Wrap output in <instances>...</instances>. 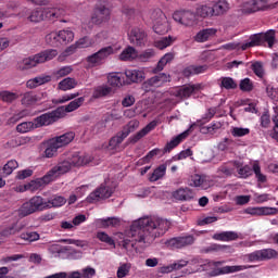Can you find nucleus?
I'll return each instance as SVG.
<instances>
[{"mask_svg": "<svg viewBox=\"0 0 278 278\" xmlns=\"http://www.w3.org/2000/svg\"><path fill=\"white\" fill-rule=\"evenodd\" d=\"M213 16H223L226 12H229V2L227 0H219L212 5Z\"/></svg>", "mask_w": 278, "mask_h": 278, "instance_id": "obj_21", "label": "nucleus"}, {"mask_svg": "<svg viewBox=\"0 0 278 278\" xmlns=\"http://www.w3.org/2000/svg\"><path fill=\"white\" fill-rule=\"evenodd\" d=\"M190 186H193L194 188H202V190H207L210 184H207V180H205L203 176L195 174L191 176Z\"/></svg>", "mask_w": 278, "mask_h": 278, "instance_id": "obj_35", "label": "nucleus"}, {"mask_svg": "<svg viewBox=\"0 0 278 278\" xmlns=\"http://www.w3.org/2000/svg\"><path fill=\"white\" fill-rule=\"evenodd\" d=\"M33 80L35 81V86H42L45 84H49V81H51V76L49 75H39L35 78H33Z\"/></svg>", "mask_w": 278, "mask_h": 278, "instance_id": "obj_64", "label": "nucleus"}, {"mask_svg": "<svg viewBox=\"0 0 278 278\" xmlns=\"http://www.w3.org/2000/svg\"><path fill=\"white\" fill-rule=\"evenodd\" d=\"M175 194V199L178 201H192V199H194V191L190 188H180L176 190Z\"/></svg>", "mask_w": 278, "mask_h": 278, "instance_id": "obj_27", "label": "nucleus"}, {"mask_svg": "<svg viewBox=\"0 0 278 278\" xmlns=\"http://www.w3.org/2000/svg\"><path fill=\"white\" fill-rule=\"evenodd\" d=\"M166 175V165H160L150 176V181H157L162 179V177Z\"/></svg>", "mask_w": 278, "mask_h": 278, "instance_id": "obj_50", "label": "nucleus"}, {"mask_svg": "<svg viewBox=\"0 0 278 278\" xmlns=\"http://www.w3.org/2000/svg\"><path fill=\"white\" fill-rule=\"evenodd\" d=\"M261 38L264 42H267L269 49H273V46L275 45V33L274 30H268L267 33H261Z\"/></svg>", "mask_w": 278, "mask_h": 278, "instance_id": "obj_48", "label": "nucleus"}, {"mask_svg": "<svg viewBox=\"0 0 278 278\" xmlns=\"http://www.w3.org/2000/svg\"><path fill=\"white\" fill-rule=\"evenodd\" d=\"M112 92V87L106 85L99 86L93 90V99H101V97H108Z\"/></svg>", "mask_w": 278, "mask_h": 278, "instance_id": "obj_42", "label": "nucleus"}, {"mask_svg": "<svg viewBox=\"0 0 278 278\" xmlns=\"http://www.w3.org/2000/svg\"><path fill=\"white\" fill-rule=\"evenodd\" d=\"M251 134V129L242 128V127H233L231 130V136L233 138H242L244 136H249Z\"/></svg>", "mask_w": 278, "mask_h": 278, "instance_id": "obj_60", "label": "nucleus"}, {"mask_svg": "<svg viewBox=\"0 0 278 278\" xmlns=\"http://www.w3.org/2000/svg\"><path fill=\"white\" fill-rule=\"evenodd\" d=\"M23 229H25V225L13 223L2 230L1 236L4 238H10V236H16V233H20V231H23Z\"/></svg>", "mask_w": 278, "mask_h": 278, "instance_id": "obj_25", "label": "nucleus"}, {"mask_svg": "<svg viewBox=\"0 0 278 278\" xmlns=\"http://www.w3.org/2000/svg\"><path fill=\"white\" fill-rule=\"evenodd\" d=\"M138 127H140V122L138 119H132L128 122V124L124 126L122 130L129 136V134H134Z\"/></svg>", "mask_w": 278, "mask_h": 278, "instance_id": "obj_59", "label": "nucleus"}, {"mask_svg": "<svg viewBox=\"0 0 278 278\" xmlns=\"http://www.w3.org/2000/svg\"><path fill=\"white\" fill-rule=\"evenodd\" d=\"M58 55V50L48 49L41 51L33 56H28L21 62L17 63V68L20 71H29V68H34L38 66V64H45V62H49L53 60Z\"/></svg>", "mask_w": 278, "mask_h": 278, "instance_id": "obj_4", "label": "nucleus"}, {"mask_svg": "<svg viewBox=\"0 0 278 278\" xmlns=\"http://www.w3.org/2000/svg\"><path fill=\"white\" fill-rule=\"evenodd\" d=\"M46 42L50 47H62V41L60 40V35L58 31H52L46 36Z\"/></svg>", "mask_w": 278, "mask_h": 278, "instance_id": "obj_39", "label": "nucleus"}, {"mask_svg": "<svg viewBox=\"0 0 278 278\" xmlns=\"http://www.w3.org/2000/svg\"><path fill=\"white\" fill-rule=\"evenodd\" d=\"M195 16H200V18H208L214 16L212 5L210 4H201L195 9Z\"/></svg>", "mask_w": 278, "mask_h": 278, "instance_id": "obj_32", "label": "nucleus"}, {"mask_svg": "<svg viewBox=\"0 0 278 278\" xmlns=\"http://www.w3.org/2000/svg\"><path fill=\"white\" fill-rule=\"evenodd\" d=\"M168 81H170V75H167L166 73H161L143 81L141 85V89L144 92H153L156 90V88H162L164 84H168Z\"/></svg>", "mask_w": 278, "mask_h": 278, "instance_id": "obj_6", "label": "nucleus"}, {"mask_svg": "<svg viewBox=\"0 0 278 278\" xmlns=\"http://www.w3.org/2000/svg\"><path fill=\"white\" fill-rule=\"evenodd\" d=\"M253 173L260 184H266V175L262 174V167H260V164L253 165Z\"/></svg>", "mask_w": 278, "mask_h": 278, "instance_id": "obj_61", "label": "nucleus"}, {"mask_svg": "<svg viewBox=\"0 0 278 278\" xmlns=\"http://www.w3.org/2000/svg\"><path fill=\"white\" fill-rule=\"evenodd\" d=\"M127 134L125 131H119L117 135L110 140V147H118V144L123 143V140L127 138Z\"/></svg>", "mask_w": 278, "mask_h": 278, "instance_id": "obj_57", "label": "nucleus"}, {"mask_svg": "<svg viewBox=\"0 0 278 278\" xmlns=\"http://www.w3.org/2000/svg\"><path fill=\"white\" fill-rule=\"evenodd\" d=\"M39 99L34 91L25 92L22 96V105H36L38 103Z\"/></svg>", "mask_w": 278, "mask_h": 278, "instance_id": "obj_38", "label": "nucleus"}, {"mask_svg": "<svg viewBox=\"0 0 278 278\" xmlns=\"http://www.w3.org/2000/svg\"><path fill=\"white\" fill-rule=\"evenodd\" d=\"M97 238L100 240V242H104L105 244H109V247H116V242H114V239L110 237L106 232L99 231L97 232Z\"/></svg>", "mask_w": 278, "mask_h": 278, "instance_id": "obj_54", "label": "nucleus"}, {"mask_svg": "<svg viewBox=\"0 0 278 278\" xmlns=\"http://www.w3.org/2000/svg\"><path fill=\"white\" fill-rule=\"evenodd\" d=\"M170 45H173V37L170 36L162 37L161 39L154 41V47L160 50H164L166 47H170Z\"/></svg>", "mask_w": 278, "mask_h": 278, "instance_id": "obj_49", "label": "nucleus"}, {"mask_svg": "<svg viewBox=\"0 0 278 278\" xmlns=\"http://www.w3.org/2000/svg\"><path fill=\"white\" fill-rule=\"evenodd\" d=\"M220 88H224L225 90H236V88H238V83L231 77H222Z\"/></svg>", "mask_w": 278, "mask_h": 278, "instance_id": "obj_44", "label": "nucleus"}, {"mask_svg": "<svg viewBox=\"0 0 278 278\" xmlns=\"http://www.w3.org/2000/svg\"><path fill=\"white\" fill-rule=\"evenodd\" d=\"M248 5H249L248 12L250 13L270 9V5H268V0H252L248 2Z\"/></svg>", "mask_w": 278, "mask_h": 278, "instance_id": "obj_22", "label": "nucleus"}, {"mask_svg": "<svg viewBox=\"0 0 278 278\" xmlns=\"http://www.w3.org/2000/svg\"><path fill=\"white\" fill-rule=\"evenodd\" d=\"M205 71H207L206 65H190L182 71V75L190 77L191 75H201V73H205Z\"/></svg>", "mask_w": 278, "mask_h": 278, "instance_id": "obj_30", "label": "nucleus"}, {"mask_svg": "<svg viewBox=\"0 0 278 278\" xmlns=\"http://www.w3.org/2000/svg\"><path fill=\"white\" fill-rule=\"evenodd\" d=\"M114 53V48L112 46H108L104 48H101L98 52L87 56L86 62L89 66H101V64H104L108 60L109 55H112Z\"/></svg>", "mask_w": 278, "mask_h": 278, "instance_id": "obj_8", "label": "nucleus"}, {"mask_svg": "<svg viewBox=\"0 0 278 278\" xmlns=\"http://www.w3.org/2000/svg\"><path fill=\"white\" fill-rule=\"evenodd\" d=\"M244 213L250 214L251 216H275V214H277V208L267 206L248 207Z\"/></svg>", "mask_w": 278, "mask_h": 278, "instance_id": "obj_16", "label": "nucleus"}, {"mask_svg": "<svg viewBox=\"0 0 278 278\" xmlns=\"http://www.w3.org/2000/svg\"><path fill=\"white\" fill-rule=\"evenodd\" d=\"M89 155H81L79 152L73 153L67 160L60 162L58 165L52 167L42 178L43 184H51L55 181L61 175H66L73 166H86L90 164Z\"/></svg>", "mask_w": 278, "mask_h": 278, "instance_id": "obj_3", "label": "nucleus"}, {"mask_svg": "<svg viewBox=\"0 0 278 278\" xmlns=\"http://www.w3.org/2000/svg\"><path fill=\"white\" fill-rule=\"evenodd\" d=\"M237 168V173H238V178L239 179H249V177H251V175H253V168H251V166L249 165H244L242 166V163L239 162V167Z\"/></svg>", "mask_w": 278, "mask_h": 278, "instance_id": "obj_37", "label": "nucleus"}, {"mask_svg": "<svg viewBox=\"0 0 278 278\" xmlns=\"http://www.w3.org/2000/svg\"><path fill=\"white\" fill-rule=\"evenodd\" d=\"M175 58V54L173 53H166L156 64V66L152 70V73L154 75H157V73H162L164 71V66H166L169 62H173Z\"/></svg>", "mask_w": 278, "mask_h": 278, "instance_id": "obj_28", "label": "nucleus"}, {"mask_svg": "<svg viewBox=\"0 0 278 278\" xmlns=\"http://www.w3.org/2000/svg\"><path fill=\"white\" fill-rule=\"evenodd\" d=\"M52 140L58 144L60 149H62V147H66V144H71V142L75 140V132H65L59 137L52 138Z\"/></svg>", "mask_w": 278, "mask_h": 278, "instance_id": "obj_23", "label": "nucleus"}, {"mask_svg": "<svg viewBox=\"0 0 278 278\" xmlns=\"http://www.w3.org/2000/svg\"><path fill=\"white\" fill-rule=\"evenodd\" d=\"M73 73L72 66H63L59 71L53 73V77L55 79H62V77H66L67 75H71Z\"/></svg>", "mask_w": 278, "mask_h": 278, "instance_id": "obj_58", "label": "nucleus"}, {"mask_svg": "<svg viewBox=\"0 0 278 278\" xmlns=\"http://www.w3.org/2000/svg\"><path fill=\"white\" fill-rule=\"evenodd\" d=\"M212 36H216V29L214 28H205L200 30L195 37V42H207L208 38H212Z\"/></svg>", "mask_w": 278, "mask_h": 278, "instance_id": "obj_29", "label": "nucleus"}, {"mask_svg": "<svg viewBox=\"0 0 278 278\" xmlns=\"http://www.w3.org/2000/svg\"><path fill=\"white\" fill-rule=\"evenodd\" d=\"M239 88L242 92H252L255 87L250 78H243L240 80Z\"/></svg>", "mask_w": 278, "mask_h": 278, "instance_id": "obj_55", "label": "nucleus"}, {"mask_svg": "<svg viewBox=\"0 0 278 278\" xmlns=\"http://www.w3.org/2000/svg\"><path fill=\"white\" fill-rule=\"evenodd\" d=\"M108 84L112 86V88H121L123 84H125V78L123 74L118 72H112L108 75Z\"/></svg>", "mask_w": 278, "mask_h": 278, "instance_id": "obj_24", "label": "nucleus"}, {"mask_svg": "<svg viewBox=\"0 0 278 278\" xmlns=\"http://www.w3.org/2000/svg\"><path fill=\"white\" fill-rule=\"evenodd\" d=\"M0 99L4 101V103H12L18 99V94L12 91H0Z\"/></svg>", "mask_w": 278, "mask_h": 278, "instance_id": "obj_53", "label": "nucleus"}, {"mask_svg": "<svg viewBox=\"0 0 278 278\" xmlns=\"http://www.w3.org/2000/svg\"><path fill=\"white\" fill-rule=\"evenodd\" d=\"M136 58H138V50H136L134 46H128L119 54V60H122L123 62H127L129 60H136Z\"/></svg>", "mask_w": 278, "mask_h": 278, "instance_id": "obj_31", "label": "nucleus"}, {"mask_svg": "<svg viewBox=\"0 0 278 278\" xmlns=\"http://www.w3.org/2000/svg\"><path fill=\"white\" fill-rule=\"evenodd\" d=\"M21 240H25L26 242H37L40 240V235L36 231L22 232L20 236Z\"/></svg>", "mask_w": 278, "mask_h": 278, "instance_id": "obj_52", "label": "nucleus"}, {"mask_svg": "<svg viewBox=\"0 0 278 278\" xmlns=\"http://www.w3.org/2000/svg\"><path fill=\"white\" fill-rule=\"evenodd\" d=\"M212 239L217 240L218 242H233L240 239V235L236 231H222L214 233Z\"/></svg>", "mask_w": 278, "mask_h": 278, "instance_id": "obj_19", "label": "nucleus"}, {"mask_svg": "<svg viewBox=\"0 0 278 278\" xmlns=\"http://www.w3.org/2000/svg\"><path fill=\"white\" fill-rule=\"evenodd\" d=\"M112 10H110V8L105 4H97L91 15V23H93V25H103V23L110 22Z\"/></svg>", "mask_w": 278, "mask_h": 278, "instance_id": "obj_9", "label": "nucleus"}, {"mask_svg": "<svg viewBox=\"0 0 278 278\" xmlns=\"http://www.w3.org/2000/svg\"><path fill=\"white\" fill-rule=\"evenodd\" d=\"M170 228L168 219L160 217H141L130 225L128 238L122 241L126 251H138V247L147 249L160 236H164Z\"/></svg>", "mask_w": 278, "mask_h": 278, "instance_id": "obj_1", "label": "nucleus"}, {"mask_svg": "<svg viewBox=\"0 0 278 278\" xmlns=\"http://www.w3.org/2000/svg\"><path fill=\"white\" fill-rule=\"evenodd\" d=\"M128 41L132 47L142 49V47H147L149 42V35H147L143 28L135 26L128 31Z\"/></svg>", "mask_w": 278, "mask_h": 278, "instance_id": "obj_7", "label": "nucleus"}, {"mask_svg": "<svg viewBox=\"0 0 278 278\" xmlns=\"http://www.w3.org/2000/svg\"><path fill=\"white\" fill-rule=\"evenodd\" d=\"M139 62H149V60H152V58H155V50L153 49H147L139 55L137 54Z\"/></svg>", "mask_w": 278, "mask_h": 278, "instance_id": "obj_56", "label": "nucleus"}, {"mask_svg": "<svg viewBox=\"0 0 278 278\" xmlns=\"http://www.w3.org/2000/svg\"><path fill=\"white\" fill-rule=\"evenodd\" d=\"M84 101H86V98L80 97L75 99L74 101L70 102L67 105H65V112H75V110H79L81 105H84Z\"/></svg>", "mask_w": 278, "mask_h": 278, "instance_id": "obj_43", "label": "nucleus"}, {"mask_svg": "<svg viewBox=\"0 0 278 278\" xmlns=\"http://www.w3.org/2000/svg\"><path fill=\"white\" fill-rule=\"evenodd\" d=\"M58 149H60L58 143L53 139H50L45 150V156L54 157V155H58Z\"/></svg>", "mask_w": 278, "mask_h": 278, "instance_id": "obj_40", "label": "nucleus"}, {"mask_svg": "<svg viewBox=\"0 0 278 278\" xmlns=\"http://www.w3.org/2000/svg\"><path fill=\"white\" fill-rule=\"evenodd\" d=\"M153 29L155 34H166L168 31V22L166 20H164L163 22L156 21L154 23Z\"/></svg>", "mask_w": 278, "mask_h": 278, "instance_id": "obj_51", "label": "nucleus"}, {"mask_svg": "<svg viewBox=\"0 0 278 278\" xmlns=\"http://www.w3.org/2000/svg\"><path fill=\"white\" fill-rule=\"evenodd\" d=\"M262 33L254 34L250 36V41L241 45V51H247V49H251L253 47H262Z\"/></svg>", "mask_w": 278, "mask_h": 278, "instance_id": "obj_26", "label": "nucleus"}, {"mask_svg": "<svg viewBox=\"0 0 278 278\" xmlns=\"http://www.w3.org/2000/svg\"><path fill=\"white\" fill-rule=\"evenodd\" d=\"M28 21H30V23H40V21H45L42 14V7L33 10L28 16Z\"/></svg>", "mask_w": 278, "mask_h": 278, "instance_id": "obj_47", "label": "nucleus"}, {"mask_svg": "<svg viewBox=\"0 0 278 278\" xmlns=\"http://www.w3.org/2000/svg\"><path fill=\"white\" fill-rule=\"evenodd\" d=\"M199 90H201V85L200 84H195V85H184L181 87H179L176 90V101L175 103H179V101H177V99H180V101H184V99H190V97H192V94H194V92H199Z\"/></svg>", "mask_w": 278, "mask_h": 278, "instance_id": "obj_12", "label": "nucleus"}, {"mask_svg": "<svg viewBox=\"0 0 278 278\" xmlns=\"http://www.w3.org/2000/svg\"><path fill=\"white\" fill-rule=\"evenodd\" d=\"M58 33L61 46L68 45L70 42H73V40L75 39V33H73V30L68 28L60 30Z\"/></svg>", "mask_w": 278, "mask_h": 278, "instance_id": "obj_36", "label": "nucleus"}, {"mask_svg": "<svg viewBox=\"0 0 278 278\" xmlns=\"http://www.w3.org/2000/svg\"><path fill=\"white\" fill-rule=\"evenodd\" d=\"M173 149H175V137H173L170 139V141L167 142L163 149L155 148V149L151 150L143 157V162H151V160H153V157H155V155H159L160 157H162V155H166V153H170V151H173Z\"/></svg>", "mask_w": 278, "mask_h": 278, "instance_id": "obj_13", "label": "nucleus"}, {"mask_svg": "<svg viewBox=\"0 0 278 278\" xmlns=\"http://www.w3.org/2000/svg\"><path fill=\"white\" fill-rule=\"evenodd\" d=\"M192 244H194V236H192V235L175 238L176 249H181L184 247H190Z\"/></svg>", "mask_w": 278, "mask_h": 278, "instance_id": "obj_34", "label": "nucleus"}, {"mask_svg": "<svg viewBox=\"0 0 278 278\" xmlns=\"http://www.w3.org/2000/svg\"><path fill=\"white\" fill-rule=\"evenodd\" d=\"M125 75L130 84H142L147 77L142 70H126Z\"/></svg>", "mask_w": 278, "mask_h": 278, "instance_id": "obj_18", "label": "nucleus"}, {"mask_svg": "<svg viewBox=\"0 0 278 278\" xmlns=\"http://www.w3.org/2000/svg\"><path fill=\"white\" fill-rule=\"evenodd\" d=\"M65 204L66 199L62 195H54L48 201L40 195H34L21 205L18 214L25 218V216H31V214H36L37 212H45L51 210V207H62Z\"/></svg>", "mask_w": 278, "mask_h": 278, "instance_id": "obj_2", "label": "nucleus"}, {"mask_svg": "<svg viewBox=\"0 0 278 278\" xmlns=\"http://www.w3.org/2000/svg\"><path fill=\"white\" fill-rule=\"evenodd\" d=\"M249 266L247 265H235V266H224L222 268L214 269L211 275L212 277H218V275H229L231 273H240L241 270H247Z\"/></svg>", "mask_w": 278, "mask_h": 278, "instance_id": "obj_17", "label": "nucleus"}, {"mask_svg": "<svg viewBox=\"0 0 278 278\" xmlns=\"http://www.w3.org/2000/svg\"><path fill=\"white\" fill-rule=\"evenodd\" d=\"M31 129H37L35 121L23 122L16 126V131H18V134H27L28 131H31Z\"/></svg>", "mask_w": 278, "mask_h": 278, "instance_id": "obj_46", "label": "nucleus"}, {"mask_svg": "<svg viewBox=\"0 0 278 278\" xmlns=\"http://www.w3.org/2000/svg\"><path fill=\"white\" fill-rule=\"evenodd\" d=\"M175 21H178L180 25H186L187 27L193 25L197 21V13L192 11H176Z\"/></svg>", "mask_w": 278, "mask_h": 278, "instance_id": "obj_14", "label": "nucleus"}, {"mask_svg": "<svg viewBox=\"0 0 278 278\" xmlns=\"http://www.w3.org/2000/svg\"><path fill=\"white\" fill-rule=\"evenodd\" d=\"M77 79L67 77L59 83L58 89L66 92V90H73V88H77Z\"/></svg>", "mask_w": 278, "mask_h": 278, "instance_id": "obj_33", "label": "nucleus"}, {"mask_svg": "<svg viewBox=\"0 0 278 278\" xmlns=\"http://www.w3.org/2000/svg\"><path fill=\"white\" fill-rule=\"evenodd\" d=\"M98 224L101 225V227L108 228V227H118L121 225V219L116 217H108L98 219Z\"/></svg>", "mask_w": 278, "mask_h": 278, "instance_id": "obj_45", "label": "nucleus"}, {"mask_svg": "<svg viewBox=\"0 0 278 278\" xmlns=\"http://www.w3.org/2000/svg\"><path fill=\"white\" fill-rule=\"evenodd\" d=\"M236 168H240V162L232 161V162L222 164L218 167L217 173L223 177H231L236 175Z\"/></svg>", "mask_w": 278, "mask_h": 278, "instance_id": "obj_15", "label": "nucleus"}, {"mask_svg": "<svg viewBox=\"0 0 278 278\" xmlns=\"http://www.w3.org/2000/svg\"><path fill=\"white\" fill-rule=\"evenodd\" d=\"M277 258V251L273 249L256 250L248 254L249 262H266Z\"/></svg>", "mask_w": 278, "mask_h": 278, "instance_id": "obj_10", "label": "nucleus"}, {"mask_svg": "<svg viewBox=\"0 0 278 278\" xmlns=\"http://www.w3.org/2000/svg\"><path fill=\"white\" fill-rule=\"evenodd\" d=\"M64 115V110L59 108L53 111L43 113L36 118L35 121V127L37 129H40V127H49V125H53V123H58L60 118Z\"/></svg>", "mask_w": 278, "mask_h": 278, "instance_id": "obj_5", "label": "nucleus"}, {"mask_svg": "<svg viewBox=\"0 0 278 278\" xmlns=\"http://www.w3.org/2000/svg\"><path fill=\"white\" fill-rule=\"evenodd\" d=\"M43 21L55 22L62 18V10L58 8H42Z\"/></svg>", "mask_w": 278, "mask_h": 278, "instance_id": "obj_20", "label": "nucleus"}, {"mask_svg": "<svg viewBox=\"0 0 278 278\" xmlns=\"http://www.w3.org/2000/svg\"><path fill=\"white\" fill-rule=\"evenodd\" d=\"M252 71L256 75V77H260V79H264V65H262L261 62H255L252 64Z\"/></svg>", "mask_w": 278, "mask_h": 278, "instance_id": "obj_62", "label": "nucleus"}, {"mask_svg": "<svg viewBox=\"0 0 278 278\" xmlns=\"http://www.w3.org/2000/svg\"><path fill=\"white\" fill-rule=\"evenodd\" d=\"M113 193L114 190H112V187L101 185L87 197V203H97V201H101V199H110Z\"/></svg>", "mask_w": 278, "mask_h": 278, "instance_id": "obj_11", "label": "nucleus"}, {"mask_svg": "<svg viewBox=\"0 0 278 278\" xmlns=\"http://www.w3.org/2000/svg\"><path fill=\"white\" fill-rule=\"evenodd\" d=\"M18 166V162L16 160H11L4 166L2 167V177H8L16 170V167Z\"/></svg>", "mask_w": 278, "mask_h": 278, "instance_id": "obj_41", "label": "nucleus"}, {"mask_svg": "<svg viewBox=\"0 0 278 278\" xmlns=\"http://www.w3.org/2000/svg\"><path fill=\"white\" fill-rule=\"evenodd\" d=\"M129 270H131V265L129 264H123L117 269V277L118 278H125L127 275H129Z\"/></svg>", "mask_w": 278, "mask_h": 278, "instance_id": "obj_63", "label": "nucleus"}]
</instances>
